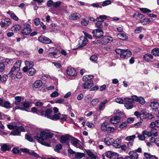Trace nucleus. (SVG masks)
Listing matches in <instances>:
<instances>
[{
	"mask_svg": "<svg viewBox=\"0 0 159 159\" xmlns=\"http://www.w3.org/2000/svg\"><path fill=\"white\" fill-rule=\"evenodd\" d=\"M120 121V117L117 116L112 117L110 120V122L113 124H116L119 122Z\"/></svg>",
	"mask_w": 159,
	"mask_h": 159,
	"instance_id": "nucleus-14",
	"label": "nucleus"
},
{
	"mask_svg": "<svg viewBox=\"0 0 159 159\" xmlns=\"http://www.w3.org/2000/svg\"><path fill=\"white\" fill-rule=\"evenodd\" d=\"M67 74L71 76H74L76 75L77 72L76 70L73 68L69 67L66 70Z\"/></svg>",
	"mask_w": 159,
	"mask_h": 159,
	"instance_id": "nucleus-9",
	"label": "nucleus"
},
{
	"mask_svg": "<svg viewBox=\"0 0 159 159\" xmlns=\"http://www.w3.org/2000/svg\"><path fill=\"white\" fill-rule=\"evenodd\" d=\"M15 130L12 131L11 132V134L12 135H18L20 134V132L17 129V127L16 128L14 129Z\"/></svg>",
	"mask_w": 159,
	"mask_h": 159,
	"instance_id": "nucleus-42",
	"label": "nucleus"
},
{
	"mask_svg": "<svg viewBox=\"0 0 159 159\" xmlns=\"http://www.w3.org/2000/svg\"><path fill=\"white\" fill-rule=\"evenodd\" d=\"M31 31V26L29 24H25L21 33L24 35H27L30 34Z\"/></svg>",
	"mask_w": 159,
	"mask_h": 159,
	"instance_id": "nucleus-4",
	"label": "nucleus"
},
{
	"mask_svg": "<svg viewBox=\"0 0 159 159\" xmlns=\"http://www.w3.org/2000/svg\"><path fill=\"white\" fill-rule=\"evenodd\" d=\"M141 116V118L144 119L145 117V115H146V111L144 110H142L140 112Z\"/></svg>",
	"mask_w": 159,
	"mask_h": 159,
	"instance_id": "nucleus-62",
	"label": "nucleus"
},
{
	"mask_svg": "<svg viewBox=\"0 0 159 159\" xmlns=\"http://www.w3.org/2000/svg\"><path fill=\"white\" fill-rule=\"evenodd\" d=\"M88 42V39L86 37H84L83 39H80L78 44V47L81 48L86 46Z\"/></svg>",
	"mask_w": 159,
	"mask_h": 159,
	"instance_id": "nucleus-12",
	"label": "nucleus"
},
{
	"mask_svg": "<svg viewBox=\"0 0 159 159\" xmlns=\"http://www.w3.org/2000/svg\"><path fill=\"white\" fill-rule=\"evenodd\" d=\"M61 115L60 113H58L54 115L53 116H51V118L50 119L52 120H57L60 119V116Z\"/></svg>",
	"mask_w": 159,
	"mask_h": 159,
	"instance_id": "nucleus-40",
	"label": "nucleus"
},
{
	"mask_svg": "<svg viewBox=\"0 0 159 159\" xmlns=\"http://www.w3.org/2000/svg\"><path fill=\"white\" fill-rule=\"evenodd\" d=\"M1 149L2 151L5 152L10 150L11 148H10L8 145L7 144H4L1 146Z\"/></svg>",
	"mask_w": 159,
	"mask_h": 159,
	"instance_id": "nucleus-34",
	"label": "nucleus"
},
{
	"mask_svg": "<svg viewBox=\"0 0 159 159\" xmlns=\"http://www.w3.org/2000/svg\"><path fill=\"white\" fill-rule=\"evenodd\" d=\"M132 100L137 102H139L142 105H143L145 103V101L144 98L142 97H138L137 96L134 95L131 97Z\"/></svg>",
	"mask_w": 159,
	"mask_h": 159,
	"instance_id": "nucleus-11",
	"label": "nucleus"
},
{
	"mask_svg": "<svg viewBox=\"0 0 159 159\" xmlns=\"http://www.w3.org/2000/svg\"><path fill=\"white\" fill-rule=\"evenodd\" d=\"M93 36L96 38H99L103 36L104 33L101 29H96L92 32Z\"/></svg>",
	"mask_w": 159,
	"mask_h": 159,
	"instance_id": "nucleus-5",
	"label": "nucleus"
},
{
	"mask_svg": "<svg viewBox=\"0 0 159 159\" xmlns=\"http://www.w3.org/2000/svg\"><path fill=\"white\" fill-rule=\"evenodd\" d=\"M115 102L120 104H123L124 102V100L120 98H116L115 99Z\"/></svg>",
	"mask_w": 159,
	"mask_h": 159,
	"instance_id": "nucleus-59",
	"label": "nucleus"
},
{
	"mask_svg": "<svg viewBox=\"0 0 159 159\" xmlns=\"http://www.w3.org/2000/svg\"><path fill=\"white\" fill-rule=\"evenodd\" d=\"M132 53L128 49L123 50L120 57L121 58H126L130 57Z\"/></svg>",
	"mask_w": 159,
	"mask_h": 159,
	"instance_id": "nucleus-10",
	"label": "nucleus"
},
{
	"mask_svg": "<svg viewBox=\"0 0 159 159\" xmlns=\"http://www.w3.org/2000/svg\"><path fill=\"white\" fill-rule=\"evenodd\" d=\"M21 73L19 71H17L15 75V77H13V79L17 78V79H20L21 78Z\"/></svg>",
	"mask_w": 159,
	"mask_h": 159,
	"instance_id": "nucleus-46",
	"label": "nucleus"
},
{
	"mask_svg": "<svg viewBox=\"0 0 159 159\" xmlns=\"http://www.w3.org/2000/svg\"><path fill=\"white\" fill-rule=\"evenodd\" d=\"M108 102V101L105 99L104 101L100 103L99 105L98 109L100 110H103L105 107L106 104Z\"/></svg>",
	"mask_w": 159,
	"mask_h": 159,
	"instance_id": "nucleus-26",
	"label": "nucleus"
},
{
	"mask_svg": "<svg viewBox=\"0 0 159 159\" xmlns=\"http://www.w3.org/2000/svg\"><path fill=\"white\" fill-rule=\"evenodd\" d=\"M98 57L95 55H92L90 58V60L93 62L95 63L97 61Z\"/></svg>",
	"mask_w": 159,
	"mask_h": 159,
	"instance_id": "nucleus-48",
	"label": "nucleus"
},
{
	"mask_svg": "<svg viewBox=\"0 0 159 159\" xmlns=\"http://www.w3.org/2000/svg\"><path fill=\"white\" fill-rule=\"evenodd\" d=\"M140 10L144 13H149L151 12V11L147 8H140Z\"/></svg>",
	"mask_w": 159,
	"mask_h": 159,
	"instance_id": "nucleus-49",
	"label": "nucleus"
},
{
	"mask_svg": "<svg viewBox=\"0 0 159 159\" xmlns=\"http://www.w3.org/2000/svg\"><path fill=\"white\" fill-rule=\"evenodd\" d=\"M120 142L118 139H116L114 141H113V143H112L113 146L116 148H120Z\"/></svg>",
	"mask_w": 159,
	"mask_h": 159,
	"instance_id": "nucleus-27",
	"label": "nucleus"
},
{
	"mask_svg": "<svg viewBox=\"0 0 159 159\" xmlns=\"http://www.w3.org/2000/svg\"><path fill=\"white\" fill-rule=\"evenodd\" d=\"M150 105L152 109L155 110H157L159 108V103L157 102H151Z\"/></svg>",
	"mask_w": 159,
	"mask_h": 159,
	"instance_id": "nucleus-23",
	"label": "nucleus"
},
{
	"mask_svg": "<svg viewBox=\"0 0 159 159\" xmlns=\"http://www.w3.org/2000/svg\"><path fill=\"white\" fill-rule=\"evenodd\" d=\"M113 40L112 38L110 36H104L102 38V41L105 43H108L111 42Z\"/></svg>",
	"mask_w": 159,
	"mask_h": 159,
	"instance_id": "nucleus-18",
	"label": "nucleus"
},
{
	"mask_svg": "<svg viewBox=\"0 0 159 159\" xmlns=\"http://www.w3.org/2000/svg\"><path fill=\"white\" fill-rule=\"evenodd\" d=\"M25 138L26 139L30 142H33L34 141L32 137L30 135L28 134H26L25 135Z\"/></svg>",
	"mask_w": 159,
	"mask_h": 159,
	"instance_id": "nucleus-55",
	"label": "nucleus"
},
{
	"mask_svg": "<svg viewBox=\"0 0 159 159\" xmlns=\"http://www.w3.org/2000/svg\"><path fill=\"white\" fill-rule=\"evenodd\" d=\"M15 101L13 103L12 105L14 106V104L17 105L18 104V103H20L21 100V99L23 98L21 96H16L15 98Z\"/></svg>",
	"mask_w": 159,
	"mask_h": 159,
	"instance_id": "nucleus-29",
	"label": "nucleus"
},
{
	"mask_svg": "<svg viewBox=\"0 0 159 159\" xmlns=\"http://www.w3.org/2000/svg\"><path fill=\"white\" fill-rule=\"evenodd\" d=\"M142 28L141 27H138L134 30L135 33L138 34L141 33L142 31Z\"/></svg>",
	"mask_w": 159,
	"mask_h": 159,
	"instance_id": "nucleus-60",
	"label": "nucleus"
},
{
	"mask_svg": "<svg viewBox=\"0 0 159 159\" xmlns=\"http://www.w3.org/2000/svg\"><path fill=\"white\" fill-rule=\"evenodd\" d=\"M153 130H152L151 132L150 131H147L146 130H145L142 132V134L143 135H146L148 137H150L152 135V132Z\"/></svg>",
	"mask_w": 159,
	"mask_h": 159,
	"instance_id": "nucleus-41",
	"label": "nucleus"
},
{
	"mask_svg": "<svg viewBox=\"0 0 159 159\" xmlns=\"http://www.w3.org/2000/svg\"><path fill=\"white\" fill-rule=\"evenodd\" d=\"M129 154L130 157H131L132 159H138V155L136 152L130 151Z\"/></svg>",
	"mask_w": 159,
	"mask_h": 159,
	"instance_id": "nucleus-22",
	"label": "nucleus"
},
{
	"mask_svg": "<svg viewBox=\"0 0 159 159\" xmlns=\"http://www.w3.org/2000/svg\"><path fill=\"white\" fill-rule=\"evenodd\" d=\"M38 40L40 42L50 44L52 43V41L49 38L44 36H41L38 38Z\"/></svg>",
	"mask_w": 159,
	"mask_h": 159,
	"instance_id": "nucleus-8",
	"label": "nucleus"
},
{
	"mask_svg": "<svg viewBox=\"0 0 159 159\" xmlns=\"http://www.w3.org/2000/svg\"><path fill=\"white\" fill-rule=\"evenodd\" d=\"M56 148L54 150L58 152H60V150L62 148V146L61 144H57L55 147Z\"/></svg>",
	"mask_w": 159,
	"mask_h": 159,
	"instance_id": "nucleus-45",
	"label": "nucleus"
},
{
	"mask_svg": "<svg viewBox=\"0 0 159 159\" xmlns=\"http://www.w3.org/2000/svg\"><path fill=\"white\" fill-rule=\"evenodd\" d=\"M53 134L52 133L46 132L44 131H42L39 134V136H35L34 138L38 141H44L47 140L48 139L51 138L53 136Z\"/></svg>",
	"mask_w": 159,
	"mask_h": 159,
	"instance_id": "nucleus-2",
	"label": "nucleus"
},
{
	"mask_svg": "<svg viewBox=\"0 0 159 159\" xmlns=\"http://www.w3.org/2000/svg\"><path fill=\"white\" fill-rule=\"evenodd\" d=\"M4 23H6L7 26H8L11 24V20L10 19L6 18L4 20Z\"/></svg>",
	"mask_w": 159,
	"mask_h": 159,
	"instance_id": "nucleus-52",
	"label": "nucleus"
},
{
	"mask_svg": "<svg viewBox=\"0 0 159 159\" xmlns=\"http://www.w3.org/2000/svg\"><path fill=\"white\" fill-rule=\"evenodd\" d=\"M154 117L153 116L151 113H148L145 115V119L151 120Z\"/></svg>",
	"mask_w": 159,
	"mask_h": 159,
	"instance_id": "nucleus-56",
	"label": "nucleus"
},
{
	"mask_svg": "<svg viewBox=\"0 0 159 159\" xmlns=\"http://www.w3.org/2000/svg\"><path fill=\"white\" fill-rule=\"evenodd\" d=\"M25 64L26 66L28 68H33L32 67L34 66V63L32 61H26L25 62Z\"/></svg>",
	"mask_w": 159,
	"mask_h": 159,
	"instance_id": "nucleus-38",
	"label": "nucleus"
},
{
	"mask_svg": "<svg viewBox=\"0 0 159 159\" xmlns=\"http://www.w3.org/2000/svg\"><path fill=\"white\" fill-rule=\"evenodd\" d=\"M135 138V135H133L126 137L125 138V140L127 141H131L134 139Z\"/></svg>",
	"mask_w": 159,
	"mask_h": 159,
	"instance_id": "nucleus-58",
	"label": "nucleus"
},
{
	"mask_svg": "<svg viewBox=\"0 0 159 159\" xmlns=\"http://www.w3.org/2000/svg\"><path fill=\"white\" fill-rule=\"evenodd\" d=\"M111 4V1L110 0H106L103 2L102 6L103 7H105L107 5H110Z\"/></svg>",
	"mask_w": 159,
	"mask_h": 159,
	"instance_id": "nucleus-54",
	"label": "nucleus"
},
{
	"mask_svg": "<svg viewBox=\"0 0 159 159\" xmlns=\"http://www.w3.org/2000/svg\"><path fill=\"white\" fill-rule=\"evenodd\" d=\"M95 26L96 28H102L103 27V24L101 22H98L95 23Z\"/></svg>",
	"mask_w": 159,
	"mask_h": 159,
	"instance_id": "nucleus-53",
	"label": "nucleus"
},
{
	"mask_svg": "<svg viewBox=\"0 0 159 159\" xmlns=\"http://www.w3.org/2000/svg\"><path fill=\"white\" fill-rule=\"evenodd\" d=\"M52 112V111L50 109H47L45 111H42L40 112L41 116L46 117L49 119L51 118V116L50 115Z\"/></svg>",
	"mask_w": 159,
	"mask_h": 159,
	"instance_id": "nucleus-7",
	"label": "nucleus"
},
{
	"mask_svg": "<svg viewBox=\"0 0 159 159\" xmlns=\"http://www.w3.org/2000/svg\"><path fill=\"white\" fill-rule=\"evenodd\" d=\"M117 36L120 39L124 41H126L128 39V37L126 35L123 33H118L117 34Z\"/></svg>",
	"mask_w": 159,
	"mask_h": 159,
	"instance_id": "nucleus-21",
	"label": "nucleus"
},
{
	"mask_svg": "<svg viewBox=\"0 0 159 159\" xmlns=\"http://www.w3.org/2000/svg\"><path fill=\"white\" fill-rule=\"evenodd\" d=\"M21 62L20 61H17L14 65L13 67L15 68L17 70L20 71V68L21 66Z\"/></svg>",
	"mask_w": 159,
	"mask_h": 159,
	"instance_id": "nucleus-28",
	"label": "nucleus"
},
{
	"mask_svg": "<svg viewBox=\"0 0 159 159\" xmlns=\"http://www.w3.org/2000/svg\"><path fill=\"white\" fill-rule=\"evenodd\" d=\"M92 98L90 95H88L84 99V101L86 103H89V102Z\"/></svg>",
	"mask_w": 159,
	"mask_h": 159,
	"instance_id": "nucleus-61",
	"label": "nucleus"
},
{
	"mask_svg": "<svg viewBox=\"0 0 159 159\" xmlns=\"http://www.w3.org/2000/svg\"><path fill=\"white\" fill-rule=\"evenodd\" d=\"M144 17V16L139 13H135L134 15V17L137 20H139Z\"/></svg>",
	"mask_w": 159,
	"mask_h": 159,
	"instance_id": "nucleus-36",
	"label": "nucleus"
},
{
	"mask_svg": "<svg viewBox=\"0 0 159 159\" xmlns=\"http://www.w3.org/2000/svg\"><path fill=\"white\" fill-rule=\"evenodd\" d=\"M69 138L68 135H62L60 138V142L62 143H66L69 140Z\"/></svg>",
	"mask_w": 159,
	"mask_h": 159,
	"instance_id": "nucleus-17",
	"label": "nucleus"
},
{
	"mask_svg": "<svg viewBox=\"0 0 159 159\" xmlns=\"http://www.w3.org/2000/svg\"><path fill=\"white\" fill-rule=\"evenodd\" d=\"M44 141H38V142H39L42 145L45 146L47 147L50 146V143H48L46 142H43Z\"/></svg>",
	"mask_w": 159,
	"mask_h": 159,
	"instance_id": "nucleus-57",
	"label": "nucleus"
},
{
	"mask_svg": "<svg viewBox=\"0 0 159 159\" xmlns=\"http://www.w3.org/2000/svg\"><path fill=\"white\" fill-rule=\"evenodd\" d=\"M21 28L20 25L17 24L12 26L11 28V30L12 31L16 32L19 30Z\"/></svg>",
	"mask_w": 159,
	"mask_h": 159,
	"instance_id": "nucleus-25",
	"label": "nucleus"
},
{
	"mask_svg": "<svg viewBox=\"0 0 159 159\" xmlns=\"http://www.w3.org/2000/svg\"><path fill=\"white\" fill-rule=\"evenodd\" d=\"M17 71H19L18 70H17L15 68L12 67L11 68L10 71L7 75L13 79V77H15V75Z\"/></svg>",
	"mask_w": 159,
	"mask_h": 159,
	"instance_id": "nucleus-13",
	"label": "nucleus"
},
{
	"mask_svg": "<svg viewBox=\"0 0 159 159\" xmlns=\"http://www.w3.org/2000/svg\"><path fill=\"white\" fill-rule=\"evenodd\" d=\"M84 155V154L83 153H78L75 156V158L76 159H80Z\"/></svg>",
	"mask_w": 159,
	"mask_h": 159,
	"instance_id": "nucleus-47",
	"label": "nucleus"
},
{
	"mask_svg": "<svg viewBox=\"0 0 159 159\" xmlns=\"http://www.w3.org/2000/svg\"><path fill=\"white\" fill-rule=\"evenodd\" d=\"M81 17V16L78 13H74L69 16V19L70 20H75Z\"/></svg>",
	"mask_w": 159,
	"mask_h": 159,
	"instance_id": "nucleus-15",
	"label": "nucleus"
},
{
	"mask_svg": "<svg viewBox=\"0 0 159 159\" xmlns=\"http://www.w3.org/2000/svg\"><path fill=\"white\" fill-rule=\"evenodd\" d=\"M114 141L113 139L112 138L107 137L104 139V143L108 146L112 144L113 142Z\"/></svg>",
	"mask_w": 159,
	"mask_h": 159,
	"instance_id": "nucleus-16",
	"label": "nucleus"
},
{
	"mask_svg": "<svg viewBox=\"0 0 159 159\" xmlns=\"http://www.w3.org/2000/svg\"><path fill=\"white\" fill-rule=\"evenodd\" d=\"M42 82L41 80H38L35 82L33 85L34 87L36 88H39L42 85Z\"/></svg>",
	"mask_w": 159,
	"mask_h": 159,
	"instance_id": "nucleus-24",
	"label": "nucleus"
},
{
	"mask_svg": "<svg viewBox=\"0 0 159 159\" xmlns=\"http://www.w3.org/2000/svg\"><path fill=\"white\" fill-rule=\"evenodd\" d=\"M93 75H86L84 76L83 78V80L85 82L83 84V88L84 89H89L93 85V81L91 80L93 78Z\"/></svg>",
	"mask_w": 159,
	"mask_h": 159,
	"instance_id": "nucleus-1",
	"label": "nucleus"
},
{
	"mask_svg": "<svg viewBox=\"0 0 159 159\" xmlns=\"http://www.w3.org/2000/svg\"><path fill=\"white\" fill-rule=\"evenodd\" d=\"M36 70L34 68H29L28 71V75L30 76H33L36 72Z\"/></svg>",
	"mask_w": 159,
	"mask_h": 159,
	"instance_id": "nucleus-32",
	"label": "nucleus"
},
{
	"mask_svg": "<svg viewBox=\"0 0 159 159\" xmlns=\"http://www.w3.org/2000/svg\"><path fill=\"white\" fill-rule=\"evenodd\" d=\"M140 21L143 25H145L147 24H149L150 22H151V21L148 18H145L143 20H141Z\"/></svg>",
	"mask_w": 159,
	"mask_h": 159,
	"instance_id": "nucleus-43",
	"label": "nucleus"
},
{
	"mask_svg": "<svg viewBox=\"0 0 159 159\" xmlns=\"http://www.w3.org/2000/svg\"><path fill=\"white\" fill-rule=\"evenodd\" d=\"M107 17L106 15H101L96 18V20L99 22H103L104 21V19H106Z\"/></svg>",
	"mask_w": 159,
	"mask_h": 159,
	"instance_id": "nucleus-35",
	"label": "nucleus"
},
{
	"mask_svg": "<svg viewBox=\"0 0 159 159\" xmlns=\"http://www.w3.org/2000/svg\"><path fill=\"white\" fill-rule=\"evenodd\" d=\"M5 66L4 64L3 63H0V72H3L5 68Z\"/></svg>",
	"mask_w": 159,
	"mask_h": 159,
	"instance_id": "nucleus-64",
	"label": "nucleus"
},
{
	"mask_svg": "<svg viewBox=\"0 0 159 159\" xmlns=\"http://www.w3.org/2000/svg\"><path fill=\"white\" fill-rule=\"evenodd\" d=\"M143 58L145 60L148 61L153 58V57L150 54H147L144 55Z\"/></svg>",
	"mask_w": 159,
	"mask_h": 159,
	"instance_id": "nucleus-31",
	"label": "nucleus"
},
{
	"mask_svg": "<svg viewBox=\"0 0 159 159\" xmlns=\"http://www.w3.org/2000/svg\"><path fill=\"white\" fill-rule=\"evenodd\" d=\"M151 52L155 56H159V49L154 48L152 50Z\"/></svg>",
	"mask_w": 159,
	"mask_h": 159,
	"instance_id": "nucleus-39",
	"label": "nucleus"
},
{
	"mask_svg": "<svg viewBox=\"0 0 159 159\" xmlns=\"http://www.w3.org/2000/svg\"><path fill=\"white\" fill-rule=\"evenodd\" d=\"M109 125V123L108 122H105L103 123L101 127L102 130L103 131H106Z\"/></svg>",
	"mask_w": 159,
	"mask_h": 159,
	"instance_id": "nucleus-30",
	"label": "nucleus"
},
{
	"mask_svg": "<svg viewBox=\"0 0 159 159\" xmlns=\"http://www.w3.org/2000/svg\"><path fill=\"white\" fill-rule=\"evenodd\" d=\"M86 152L88 156L90 157L91 159H97L98 158V156L93 153L89 150L86 151Z\"/></svg>",
	"mask_w": 159,
	"mask_h": 159,
	"instance_id": "nucleus-20",
	"label": "nucleus"
},
{
	"mask_svg": "<svg viewBox=\"0 0 159 159\" xmlns=\"http://www.w3.org/2000/svg\"><path fill=\"white\" fill-rule=\"evenodd\" d=\"M106 156L110 159H118V155L116 153L110 151L107 152L105 154Z\"/></svg>",
	"mask_w": 159,
	"mask_h": 159,
	"instance_id": "nucleus-6",
	"label": "nucleus"
},
{
	"mask_svg": "<svg viewBox=\"0 0 159 159\" xmlns=\"http://www.w3.org/2000/svg\"><path fill=\"white\" fill-rule=\"evenodd\" d=\"M79 140L78 139L75 138H73V139L71 140L70 143L73 145L75 147L77 144L79 143Z\"/></svg>",
	"mask_w": 159,
	"mask_h": 159,
	"instance_id": "nucleus-37",
	"label": "nucleus"
},
{
	"mask_svg": "<svg viewBox=\"0 0 159 159\" xmlns=\"http://www.w3.org/2000/svg\"><path fill=\"white\" fill-rule=\"evenodd\" d=\"M99 100L98 98H95L92 100L91 102V104L93 106H96L99 102Z\"/></svg>",
	"mask_w": 159,
	"mask_h": 159,
	"instance_id": "nucleus-44",
	"label": "nucleus"
},
{
	"mask_svg": "<svg viewBox=\"0 0 159 159\" xmlns=\"http://www.w3.org/2000/svg\"><path fill=\"white\" fill-rule=\"evenodd\" d=\"M34 23L35 25H38L40 23V20L39 18H36L34 20Z\"/></svg>",
	"mask_w": 159,
	"mask_h": 159,
	"instance_id": "nucleus-63",
	"label": "nucleus"
},
{
	"mask_svg": "<svg viewBox=\"0 0 159 159\" xmlns=\"http://www.w3.org/2000/svg\"><path fill=\"white\" fill-rule=\"evenodd\" d=\"M125 102L124 106L127 109H132L133 107V101L131 98H124Z\"/></svg>",
	"mask_w": 159,
	"mask_h": 159,
	"instance_id": "nucleus-3",
	"label": "nucleus"
},
{
	"mask_svg": "<svg viewBox=\"0 0 159 159\" xmlns=\"http://www.w3.org/2000/svg\"><path fill=\"white\" fill-rule=\"evenodd\" d=\"M2 107H3L6 109H8L12 107L11 106L10 103L8 101H5L3 102L2 106Z\"/></svg>",
	"mask_w": 159,
	"mask_h": 159,
	"instance_id": "nucleus-33",
	"label": "nucleus"
},
{
	"mask_svg": "<svg viewBox=\"0 0 159 159\" xmlns=\"http://www.w3.org/2000/svg\"><path fill=\"white\" fill-rule=\"evenodd\" d=\"M54 50L55 48L54 47L49 48L47 50V52L49 53V55L50 56H53L55 57H56L55 56L56 55L57 53L56 52L54 51Z\"/></svg>",
	"mask_w": 159,
	"mask_h": 159,
	"instance_id": "nucleus-19",
	"label": "nucleus"
},
{
	"mask_svg": "<svg viewBox=\"0 0 159 159\" xmlns=\"http://www.w3.org/2000/svg\"><path fill=\"white\" fill-rule=\"evenodd\" d=\"M114 130L115 129L113 127H110L108 126L106 131L108 133H110L113 132Z\"/></svg>",
	"mask_w": 159,
	"mask_h": 159,
	"instance_id": "nucleus-50",
	"label": "nucleus"
},
{
	"mask_svg": "<svg viewBox=\"0 0 159 159\" xmlns=\"http://www.w3.org/2000/svg\"><path fill=\"white\" fill-rule=\"evenodd\" d=\"M89 22V20H86L85 19H83L81 21V24L82 25L86 26L88 25Z\"/></svg>",
	"mask_w": 159,
	"mask_h": 159,
	"instance_id": "nucleus-51",
	"label": "nucleus"
}]
</instances>
